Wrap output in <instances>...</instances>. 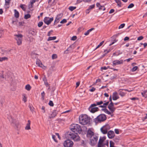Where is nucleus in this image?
I'll return each instance as SVG.
<instances>
[{"label":"nucleus","mask_w":147,"mask_h":147,"mask_svg":"<svg viewBox=\"0 0 147 147\" xmlns=\"http://www.w3.org/2000/svg\"><path fill=\"white\" fill-rule=\"evenodd\" d=\"M71 130L74 133H71L68 134L69 138L72 139L75 141H78L80 138L78 134V133H80L82 129L80 126L77 124H73L70 126Z\"/></svg>","instance_id":"obj_1"},{"label":"nucleus","mask_w":147,"mask_h":147,"mask_svg":"<svg viewBox=\"0 0 147 147\" xmlns=\"http://www.w3.org/2000/svg\"><path fill=\"white\" fill-rule=\"evenodd\" d=\"M79 123L83 125L87 124L90 122V118L86 115H81L79 118Z\"/></svg>","instance_id":"obj_2"},{"label":"nucleus","mask_w":147,"mask_h":147,"mask_svg":"<svg viewBox=\"0 0 147 147\" xmlns=\"http://www.w3.org/2000/svg\"><path fill=\"white\" fill-rule=\"evenodd\" d=\"M107 117L104 114H101L94 119V121L96 123L104 121L106 120Z\"/></svg>","instance_id":"obj_3"},{"label":"nucleus","mask_w":147,"mask_h":147,"mask_svg":"<svg viewBox=\"0 0 147 147\" xmlns=\"http://www.w3.org/2000/svg\"><path fill=\"white\" fill-rule=\"evenodd\" d=\"M15 38L17 41V43L18 45H20L22 44L23 36L21 34L15 35Z\"/></svg>","instance_id":"obj_4"},{"label":"nucleus","mask_w":147,"mask_h":147,"mask_svg":"<svg viewBox=\"0 0 147 147\" xmlns=\"http://www.w3.org/2000/svg\"><path fill=\"white\" fill-rule=\"evenodd\" d=\"M98 140V137L97 135L92 136L90 138V144L92 146H94L97 143Z\"/></svg>","instance_id":"obj_5"},{"label":"nucleus","mask_w":147,"mask_h":147,"mask_svg":"<svg viewBox=\"0 0 147 147\" xmlns=\"http://www.w3.org/2000/svg\"><path fill=\"white\" fill-rule=\"evenodd\" d=\"M73 142L69 139H68L64 142L63 144L65 147H71L73 146Z\"/></svg>","instance_id":"obj_6"},{"label":"nucleus","mask_w":147,"mask_h":147,"mask_svg":"<svg viewBox=\"0 0 147 147\" xmlns=\"http://www.w3.org/2000/svg\"><path fill=\"white\" fill-rule=\"evenodd\" d=\"M110 128V126L108 125H107L101 127L100 130L103 134H106L107 133L108 130Z\"/></svg>","instance_id":"obj_7"},{"label":"nucleus","mask_w":147,"mask_h":147,"mask_svg":"<svg viewBox=\"0 0 147 147\" xmlns=\"http://www.w3.org/2000/svg\"><path fill=\"white\" fill-rule=\"evenodd\" d=\"M11 121L12 125L16 129L18 128L19 123L18 121L11 118Z\"/></svg>","instance_id":"obj_8"},{"label":"nucleus","mask_w":147,"mask_h":147,"mask_svg":"<svg viewBox=\"0 0 147 147\" xmlns=\"http://www.w3.org/2000/svg\"><path fill=\"white\" fill-rule=\"evenodd\" d=\"M53 20V17L50 18L48 17H45L44 19V22L46 24L49 25Z\"/></svg>","instance_id":"obj_9"},{"label":"nucleus","mask_w":147,"mask_h":147,"mask_svg":"<svg viewBox=\"0 0 147 147\" xmlns=\"http://www.w3.org/2000/svg\"><path fill=\"white\" fill-rule=\"evenodd\" d=\"M114 105V104L113 102H110L108 107V108L112 113H113L116 109Z\"/></svg>","instance_id":"obj_10"},{"label":"nucleus","mask_w":147,"mask_h":147,"mask_svg":"<svg viewBox=\"0 0 147 147\" xmlns=\"http://www.w3.org/2000/svg\"><path fill=\"white\" fill-rule=\"evenodd\" d=\"M62 16L63 14L61 13L58 15L55 20L54 24H55V23H58L60 21V19L62 18Z\"/></svg>","instance_id":"obj_11"},{"label":"nucleus","mask_w":147,"mask_h":147,"mask_svg":"<svg viewBox=\"0 0 147 147\" xmlns=\"http://www.w3.org/2000/svg\"><path fill=\"white\" fill-rule=\"evenodd\" d=\"M123 63V60L122 59L119 60H115L113 61V65H120L122 64Z\"/></svg>","instance_id":"obj_12"},{"label":"nucleus","mask_w":147,"mask_h":147,"mask_svg":"<svg viewBox=\"0 0 147 147\" xmlns=\"http://www.w3.org/2000/svg\"><path fill=\"white\" fill-rule=\"evenodd\" d=\"M107 135L109 138L111 139L114 137L115 134L113 131L110 130L108 132Z\"/></svg>","instance_id":"obj_13"},{"label":"nucleus","mask_w":147,"mask_h":147,"mask_svg":"<svg viewBox=\"0 0 147 147\" xmlns=\"http://www.w3.org/2000/svg\"><path fill=\"white\" fill-rule=\"evenodd\" d=\"M36 63L39 67L42 68H44V67H45V66L42 64L41 61L39 59H36Z\"/></svg>","instance_id":"obj_14"},{"label":"nucleus","mask_w":147,"mask_h":147,"mask_svg":"<svg viewBox=\"0 0 147 147\" xmlns=\"http://www.w3.org/2000/svg\"><path fill=\"white\" fill-rule=\"evenodd\" d=\"M98 109L97 107H89L88 110L92 113H94L96 111H98Z\"/></svg>","instance_id":"obj_15"},{"label":"nucleus","mask_w":147,"mask_h":147,"mask_svg":"<svg viewBox=\"0 0 147 147\" xmlns=\"http://www.w3.org/2000/svg\"><path fill=\"white\" fill-rule=\"evenodd\" d=\"M96 135L94 134V133L90 130L88 129V131L87 136L88 137H90V138L92 136Z\"/></svg>","instance_id":"obj_16"},{"label":"nucleus","mask_w":147,"mask_h":147,"mask_svg":"<svg viewBox=\"0 0 147 147\" xmlns=\"http://www.w3.org/2000/svg\"><path fill=\"white\" fill-rule=\"evenodd\" d=\"M119 98V97L117 92H114L113 93L112 98L113 100H116Z\"/></svg>","instance_id":"obj_17"},{"label":"nucleus","mask_w":147,"mask_h":147,"mask_svg":"<svg viewBox=\"0 0 147 147\" xmlns=\"http://www.w3.org/2000/svg\"><path fill=\"white\" fill-rule=\"evenodd\" d=\"M104 141V139L102 138H100L98 144V147H101L102 146V143Z\"/></svg>","instance_id":"obj_18"},{"label":"nucleus","mask_w":147,"mask_h":147,"mask_svg":"<svg viewBox=\"0 0 147 147\" xmlns=\"http://www.w3.org/2000/svg\"><path fill=\"white\" fill-rule=\"evenodd\" d=\"M30 125V120H28V123L26 124V126L25 127V129L28 130L30 129L31 128Z\"/></svg>","instance_id":"obj_19"},{"label":"nucleus","mask_w":147,"mask_h":147,"mask_svg":"<svg viewBox=\"0 0 147 147\" xmlns=\"http://www.w3.org/2000/svg\"><path fill=\"white\" fill-rule=\"evenodd\" d=\"M57 113L56 111H53L49 116V118H53L55 117L57 115Z\"/></svg>","instance_id":"obj_20"},{"label":"nucleus","mask_w":147,"mask_h":147,"mask_svg":"<svg viewBox=\"0 0 147 147\" xmlns=\"http://www.w3.org/2000/svg\"><path fill=\"white\" fill-rule=\"evenodd\" d=\"M14 16L16 18H18L19 17V12L16 9L14 10Z\"/></svg>","instance_id":"obj_21"},{"label":"nucleus","mask_w":147,"mask_h":147,"mask_svg":"<svg viewBox=\"0 0 147 147\" xmlns=\"http://www.w3.org/2000/svg\"><path fill=\"white\" fill-rule=\"evenodd\" d=\"M141 94L145 98H147V91H144L143 92H142Z\"/></svg>","instance_id":"obj_22"},{"label":"nucleus","mask_w":147,"mask_h":147,"mask_svg":"<svg viewBox=\"0 0 147 147\" xmlns=\"http://www.w3.org/2000/svg\"><path fill=\"white\" fill-rule=\"evenodd\" d=\"M94 28H92L89 29V30H88L86 32L84 33V34L85 35H88L89 34V33L90 32H91L92 31L94 30Z\"/></svg>","instance_id":"obj_23"},{"label":"nucleus","mask_w":147,"mask_h":147,"mask_svg":"<svg viewBox=\"0 0 147 147\" xmlns=\"http://www.w3.org/2000/svg\"><path fill=\"white\" fill-rule=\"evenodd\" d=\"M30 32L31 34L33 35H36L37 33V32L36 30L33 29V30H30Z\"/></svg>","instance_id":"obj_24"},{"label":"nucleus","mask_w":147,"mask_h":147,"mask_svg":"<svg viewBox=\"0 0 147 147\" xmlns=\"http://www.w3.org/2000/svg\"><path fill=\"white\" fill-rule=\"evenodd\" d=\"M102 110L104 111L108 115H111V112L109 111L108 109H107L106 108H105L104 109H102Z\"/></svg>","instance_id":"obj_25"},{"label":"nucleus","mask_w":147,"mask_h":147,"mask_svg":"<svg viewBox=\"0 0 147 147\" xmlns=\"http://www.w3.org/2000/svg\"><path fill=\"white\" fill-rule=\"evenodd\" d=\"M56 38V36L50 37H49L47 39V41H49L50 40H55Z\"/></svg>","instance_id":"obj_26"},{"label":"nucleus","mask_w":147,"mask_h":147,"mask_svg":"<svg viewBox=\"0 0 147 147\" xmlns=\"http://www.w3.org/2000/svg\"><path fill=\"white\" fill-rule=\"evenodd\" d=\"M23 100L24 101V102H26L27 101V97L26 96V95L25 94H23Z\"/></svg>","instance_id":"obj_27"},{"label":"nucleus","mask_w":147,"mask_h":147,"mask_svg":"<svg viewBox=\"0 0 147 147\" xmlns=\"http://www.w3.org/2000/svg\"><path fill=\"white\" fill-rule=\"evenodd\" d=\"M8 58L6 57H0V61L1 62L3 61H5V60H7Z\"/></svg>","instance_id":"obj_28"},{"label":"nucleus","mask_w":147,"mask_h":147,"mask_svg":"<svg viewBox=\"0 0 147 147\" xmlns=\"http://www.w3.org/2000/svg\"><path fill=\"white\" fill-rule=\"evenodd\" d=\"M72 46L73 45H71L66 50L64 51V53L65 54H68V53L67 51L70 50L71 48L72 47Z\"/></svg>","instance_id":"obj_29"},{"label":"nucleus","mask_w":147,"mask_h":147,"mask_svg":"<svg viewBox=\"0 0 147 147\" xmlns=\"http://www.w3.org/2000/svg\"><path fill=\"white\" fill-rule=\"evenodd\" d=\"M25 88L27 90L29 91L30 90L31 87L30 86V85L27 84Z\"/></svg>","instance_id":"obj_30"},{"label":"nucleus","mask_w":147,"mask_h":147,"mask_svg":"<svg viewBox=\"0 0 147 147\" xmlns=\"http://www.w3.org/2000/svg\"><path fill=\"white\" fill-rule=\"evenodd\" d=\"M76 7L70 6L69 7V9L71 11H72L76 8Z\"/></svg>","instance_id":"obj_31"},{"label":"nucleus","mask_w":147,"mask_h":147,"mask_svg":"<svg viewBox=\"0 0 147 147\" xmlns=\"http://www.w3.org/2000/svg\"><path fill=\"white\" fill-rule=\"evenodd\" d=\"M30 15L29 14H28L25 15L24 18L26 19H28L30 18Z\"/></svg>","instance_id":"obj_32"},{"label":"nucleus","mask_w":147,"mask_h":147,"mask_svg":"<svg viewBox=\"0 0 147 147\" xmlns=\"http://www.w3.org/2000/svg\"><path fill=\"white\" fill-rule=\"evenodd\" d=\"M104 41H102L101 42H100V44H99V45H98L97 46V47H96V49H95V50L96 49H97L100 46H101L103 44V43H104Z\"/></svg>","instance_id":"obj_33"},{"label":"nucleus","mask_w":147,"mask_h":147,"mask_svg":"<svg viewBox=\"0 0 147 147\" xmlns=\"http://www.w3.org/2000/svg\"><path fill=\"white\" fill-rule=\"evenodd\" d=\"M110 147H114V143L112 141H110Z\"/></svg>","instance_id":"obj_34"},{"label":"nucleus","mask_w":147,"mask_h":147,"mask_svg":"<svg viewBox=\"0 0 147 147\" xmlns=\"http://www.w3.org/2000/svg\"><path fill=\"white\" fill-rule=\"evenodd\" d=\"M109 102L108 101L107 102H106L104 103L103 104V106L105 108H106L107 107V106L109 104Z\"/></svg>","instance_id":"obj_35"},{"label":"nucleus","mask_w":147,"mask_h":147,"mask_svg":"<svg viewBox=\"0 0 147 147\" xmlns=\"http://www.w3.org/2000/svg\"><path fill=\"white\" fill-rule=\"evenodd\" d=\"M41 109L42 110V112L43 113H45V107L44 106H42L41 108Z\"/></svg>","instance_id":"obj_36"},{"label":"nucleus","mask_w":147,"mask_h":147,"mask_svg":"<svg viewBox=\"0 0 147 147\" xmlns=\"http://www.w3.org/2000/svg\"><path fill=\"white\" fill-rule=\"evenodd\" d=\"M43 23L42 22H39L38 23V27H41L43 25Z\"/></svg>","instance_id":"obj_37"},{"label":"nucleus","mask_w":147,"mask_h":147,"mask_svg":"<svg viewBox=\"0 0 147 147\" xmlns=\"http://www.w3.org/2000/svg\"><path fill=\"white\" fill-rule=\"evenodd\" d=\"M3 34V30L0 29V37H1Z\"/></svg>","instance_id":"obj_38"},{"label":"nucleus","mask_w":147,"mask_h":147,"mask_svg":"<svg viewBox=\"0 0 147 147\" xmlns=\"http://www.w3.org/2000/svg\"><path fill=\"white\" fill-rule=\"evenodd\" d=\"M117 5L119 7L121 6V3L120 1L118 0L117 3Z\"/></svg>","instance_id":"obj_39"},{"label":"nucleus","mask_w":147,"mask_h":147,"mask_svg":"<svg viewBox=\"0 0 147 147\" xmlns=\"http://www.w3.org/2000/svg\"><path fill=\"white\" fill-rule=\"evenodd\" d=\"M99 9L100 10H104L105 9V8L104 6H101L100 7H99Z\"/></svg>","instance_id":"obj_40"},{"label":"nucleus","mask_w":147,"mask_h":147,"mask_svg":"<svg viewBox=\"0 0 147 147\" xmlns=\"http://www.w3.org/2000/svg\"><path fill=\"white\" fill-rule=\"evenodd\" d=\"M138 68V67L137 66L134 67L132 69V71H135Z\"/></svg>","instance_id":"obj_41"},{"label":"nucleus","mask_w":147,"mask_h":147,"mask_svg":"<svg viewBox=\"0 0 147 147\" xmlns=\"http://www.w3.org/2000/svg\"><path fill=\"white\" fill-rule=\"evenodd\" d=\"M57 57V56L56 54H53L52 56V58L53 59H54L56 58Z\"/></svg>","instance_id":"obj_42"},{"label":"nucleus","mask_w":147,"mask_h":147,"mask_svg":"<svg viewBox=\"0 0 147 147\" xmlns=\"http://www.w3.org/2000/svg\"><path fill=\"white\" fill-rule=\"evenodd\" d=\"M10 1L11 0H5L6 4L9 5L10 3Z\"/></svg>","instance_id":"obj_43"},{"label":"nucleus","mask_w":147,"mask_h":147,"mask_svg":"<svg viewBox=\"0 0 147 147\" xmlns=\"http://www.w3.org/2000/svg\"><path fill=\"white\" fill-rule=\"evenodd\" d=\"M111 50L110 49H107L104 50V52L106 54H107V53H108L109 52L111 51Z\"/></svg>","instance_id":"obj_44"},{"label":"nucleus","mask_w":147,"mask_h":147,"mask_svg":"<svg viewBox=\"0 0 147 147\" xmlns=\"http://www.w3.org/2000/svg\"><path fill=\"white\" fill-rule=\"evenodd\" d=\"M36 1V0H31L30 1V4L32 6V7L33 4L35 3V2Z\"/></svg>","instance_id":"obj_45"},{"label":"nucleus","mask_w":147,"mask_h":147,"mask_svg":"<svg viewBox=\"0 0 147 147\" xmlns=\"http://www.w3.org/2000/svg\"><path fill=\"white\" fill-rule=\"evenodd\" d=\"M95 6V5L94 4L92 5H90L89 7V9H90V10L92 9H93V8H94V7Z\"/></svg>","instance_id":"obj_46"},{"label":"nucleus","mask_w":147,"mask_h":147,"mask_svg":"<svg viewBox=\"0 0 147 147\" xmlns=\"http://www.w3.org/2000/svg\"><path fill=\"white\" fill-rule=\"evenodd\" d=\"M134 6L133 3H131L127 7L128 8H130L133 7Z\"/></svg>","instance_id":"obj_47"},{"label":"nucleus","mask_w":147,"mask_h":147,"mask_svg":"<svg viewBox=\"0 0 147 147\" xmlns=\"http://www.w3.org/2000/svg\"><path fill=\"white\" fill-rule=\"evenodd\" d=\"M125 26V24H122L120 25V26L119 27V29H120L121 28H123Z\"/></svg>","instance_id":"obj_48"},{"label":"nucleus","mask_w":147,"mask_h":147,"mask_svg":"<svg viewBox=\"0 0 147 147\" xmlns=\"http://www.w3.org/2000/svg\"><path fill=\"white\" fill-rule=\"evenodd\" d=\"M103 103V102L102 101H101L99 102H96V105H100Z\"/></svg>","instance_id":"obj_49"},{"label":"nucleus","mask_w":147,"mask_h":147,"mask_svg":"<svg viewBox=\"0 0 147 147\" xmlns=\"http://www.w3.org/2000/svg\"><path fill=\"white\" fill-rule=\"evenodd\" d=\"M49 105L51 106H53L54 105V104L52 102V101L50 100L49 103Z\"/></svg>","instance_id":"obj_50"},{"label":"nucleus","mask_w":147,"mask_h":147,"mask_svg":"<svg viewBox=\"0 0 147 147\" xmlns=\"http://www.w3.org/2000/svg\"><path fill=\"white\" fill-rule=\"evenodd\" d=\"M67 22V20L66 19H63L62 21H61L60 23L61 24H63Z\"/></svg>","instance_id":"obj_51"},{"label":"nucleus","mask_w":147,"mask_h":147,"mask_svg":"<svg viewBox=\"0 0 147 147\" xmlns=\"http://www.w3.org/2000/svg\"><path fill=\"white\" fill-rule=\"evenodd\" d=\"M41 95L42 96V99H43L45 96V93L44 91L41 93Z\"/></svg>","instance_id":"obj_52"},{"label":"nucleus","mask_w":147,"mask_h":147,"mask_svg":"<svg viewBox=\"0 0 147 147\" xmlns=\"http://www.w3.org/2000/svg\"><path fill=\"white\" fill-rule=\"evenodd\" d=\"M77 38V37L76 36H74L71 38V40H76V39Z\"/></svg>","instance_id":"obj_53"},{"label":"nucleus","mask_w":147,"mask_h":147,"mask_svg":"<svg viewBox=\"0 0 147 147\" xmlns=\"http://www.w3.org/2000/svg\"><path fill=\"white\" fill-rule=\"evenodd\" d=\"M24 5L21 4L20 5V7L22 9L24 10L25 11V8L24 7Z\"/></svg>","instance_id":"obj_54"},{"label":"nucleus","mask_w":147,"mask_h":147,"mask_svg":"<svg viewBox=\"0 0 147 147\" xmlns=\"http://www.w3.org/2000/svg\"><path fill=\"white\" fill-rule=\"evenodd\" d=\"M143 38V37L142 36H141L138 37L137 40H142Z\"/></svg>","instance_id":"obj_55"},{"label":"nucleus","mask_w":147,"mask_h":147,"mask_svg":"<svg viewBox=\"0 0 147 147\" xmlns=\"http://www.w3.org/2000/svg\"><path fill=\"white\" fill-rule=\"evenodd\" d=\"M130 99L132 100H138V98L137 97H133V98H130Z\"/></svg>","instance_id":"obj_56"},{"label":"nucleus","mask_w":147,"mask_h":147,"mask_svg":"<svg viewBox=\"0 0 147 147\" xmlns=\"http://www.w3.org/2000/svg\"><path fill=\"white\" fill-rule=\"evenodd\" d=\"M55 137L56 136L55 135H52V137L53 139L55 141V142H57V140L55 139Z\"/></svg>","instance_id":"obj_57"},{"label":"nucleus","mask_w":147,"mask_h":147,"mask_svg":"<svg viewBox=\"0 0 147 147\" xmlns=\"http://www.w3.org/2000/svg\"><path fill=\"white\" fill-rule=\"evenodd\" d=\"M29 108L30 109V110H31V111L33 112L34 111V108L32 107L31 106H29Z\"/></svg>","instance_id":"obj_58"},{"label":"nucleus","mask_w":147,"mask_h":147,"mask_svg":"<svg viewBox=\"0 0 147 147\" xmlns=\"http://www.w3.org/2000/svg\"><path fill=\"white\" fill-rule=\"evenodd\" d=\"M95 90V88L94 87H92L91 89H90L89 90L90 92H94Z\"/></svg>","instance_id":"obj_59"},{"label":"nucleus","mask_w":147,"mask_h":147,"mask_svg":"<svg viewBox=\"0 0 147 147\" xmlns=\"http://www.w3.org/2000/svg\"><path fill=\"white\" fill-rule=\"evenodd\" d=\"M107 69V67H102L101 68V70H102L103 69L106 70Z\"/></svg>","instance_id":"obj_60"},{"label":"nucleus","mask_w":147,"mask_h":147,"mask_svg":"<svg viewBox=\"0 0 147 147\" xmlns=\"http://www.w3.org/2000/svg\"><path fill=\"white\" fill-rule=\"evenodd\" d=\"M114 10L113 9H112L110 10V11L109 12V13L110 14L111 13L114 11Z\"/></svg>","instance_id":"obj_61"},{"label":"nucleus","mask_w":147,"mask_h":147,"mask_svg":"<svg viewBox=\"0 0 147 147\" xmlns=\"http://www.w3.org/2000/svg\"><path fill=\"white\" fill-rule=\"evenodd\" d=\"M129 37H128L126 36L125 38L124 39V41L128 40H129Z\"/></svg>","instance_id":"obj_62"},{"label":"nucleus","mask_w":147,"mask_h":147,"mask_svg":"<svg viewBox=\"0 0 147 147\" xmlns=\"http://www.w3.org/2000/svg\"><path fill=\"white\" fill-rule=\"evenodd\" d=\"M115 131L116 134H119V131L118 129H115Z\"/></svg>","instance_id":"obj_63"},{"label":"nucleus","mask_w":147,"mask_h":147,"mask_svg":"<svg viewBox=\"0 0 147 147\" xmlns=\"http://www.w3.org/2000/svg\"><path fill=\"white\" fill-rule=\"evenodd\" d=\"M90 10L89 9H87L86 11V13L88 14L90 12Z\"/></svg>","instance_id":"obj_64"}]
</instances>
